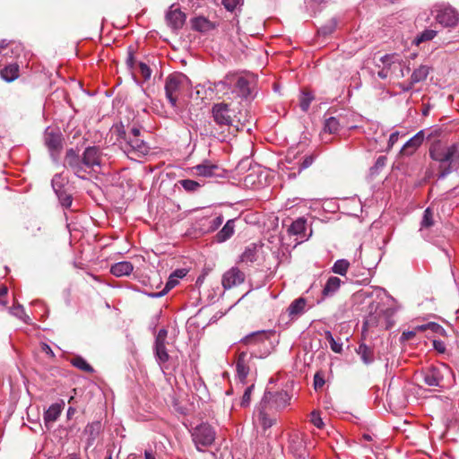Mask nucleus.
<instances>
[{
	"instance_id": "nucleus-33",
	"label": "nucleus",
	"mask_w": 459,
	"mask_h": 459,
	"mask_svg": "<svg viewBox=\"0 0 459 459\" xmlns=\"http://www.w3.org/2000/svg\"><path fill=\"white\" fill-rule=\"evenodd\" d=\"M306 307V299L299 298L292 301L288 307V312L290 316L300 315L304 312Z\"/></svg>"
},
{
	"instance_id": "nucleus-8",
	"label": "nucleus",
	"mask_w": 459,
	"mask_h": 459,
	"mask_svg": "<svg viewBox=\"0 0 459 459\" xmlns=\"http://www.w3.org/2000/svg\"><path fill=\"white\" fill-rule=\"evenodd\" d=\"M291 394L285 390L272 392L265 390L260 403L263 406H266L269 410L278 411L285 409L291 400Z\"/></svg>"
},
{
	"instance_id": "nucleus-44",
	"label": "nucleus",
	"mask_w": 459,
	"mask_h": 459,
	"mask_svg": "<svg viewBox=\"0 0 459 459\" xmlns=\"http://www.w3.org/2000/svg\"><path fill=\"white\" fill-rule=\"evenodd\" d=\"M434 221H433V212L430 210V208H427L424 211L422 221H421V228H429L433 226Z\"/></svg>"
},
{
	"instance_id": "nucleus-10",
	"label": "nucleus",
	"mask_w": 459,
	"mask_h": 459,
	"mask_svg": "<svg viewBox=\"0 0 459 459\" xmlns=\"http://www.w3.org/2000/svg\"><path fill=\"white\" fill-rule=\"evenodd\" d=\"M447 371L445 365L434 366L430 365L421 369L419 377L422 381L430 387L444 386V374Z\"/></svg>"
},
{
	"instance_id": "nucleus-25",
	"label": "nucleus",
	"mask_w": 459,
	"mask_h": 459,
	"mask_svg": "<svg viewBox=\"0 0 459 459\" xmlns=\"http://www.w3.org/2000/svg\"><path fill=\"white\" fill-rule=\"evenodd\" d=\"M235 232V220H229L222 229L216 234L215 238L218 243H223L230 239Z\"/></svg>"
},
{
	"instance_id": "nucleus-46",
	"label": "nucleus",
	"mask_w": 459,
	"mask_h": 459,
	"mask_svg": "<svg viewBox=\"0 0 459 459\" xmlns=\"http://www.w3.org/2000/svg\"><path fill=\"white\" fill-rule=\"evenodd\" d=\"M422 131H426L425 139H428V140L437 138L442 133L441 128L437 127V126L423 129Z\"/></svg>"
},
{
	"instance_id": "nucleus-30",
	"label": "nucleus",
	"mask_w": 459,
	"mask_h": 459,
	"mask_svg": "<svg viewBox=\"0 0 459 459\" xmlns=\"http://www.w3.org/2000/svg\"><path fill=\"white\" fill-rule=\"evenodd\" d=\"M342 281L336 276H331L325 282V285L322 290V294L325 297L333 295L340 288Z\"/></svg>"
},
{
	"instance_id": "nucleus-59",
	"label": "nucleus",
	"mask_w": 459,
	"mask_h": 459,
	"mask_svg": "<svg viewBox=\"0 0 459 459\" xmlns=\"http://www.w3.org/2000/svg\"><path fill=\"white\" fill-rule=\"evenodd\" d=\"M398 138H399V132H394L390 134L389 136V140H388V144H387V149L390 150L394 144L395 143L398 141Z\"/></svg>"
},
{
	"instance_id": "nucleus-14",
	"label": "nucleus",
	"mask_w": 459,
	"mask_h": 459,
	"mask_svg": "<svg viewBox=\"0 0 459 459\" xmlns=\"http://www.w3.org/2000/svg\"><path fill=\"white\" fill-rule=\"evenodd\" d=\"M266 355L267 353H264V355H259L258 358H264ZM253 357H257L255 351H253L250 354L247 351H242L238 357L236 361V370L238 377L241 382H244L249 374V361Z\"/></svg>"
},
{
	"instance_id": "nucleus-57",
	"label": "nucleus",
	"mask_w": 459,
	"mask_h": 459,
	"mask_svg": "<svg viewBox=\"0 0 459 459\" xmlns=\"http://www.w3.org/2000/svg\"><path fill=\"white\" fill-rule=\"evenodd\" d=\"M134 49L132 47L128 48V53H127V58H126V65L129 68H133L134 65Z\"/></svg>"
},
{
	"instance_id": "nucleus-3",
	"label": "nucleus",
	"mask_w": 459,
	"mask_h": 459,
	"mask_svg": "<svg viewBox=\"0 0 459 459\" xmlns=\"http://www.w3.org/2000/svg\"><path fill=\"white\" fill-rule=\"evenodd\" d=\"M212 121L210 123V134L223 142L231 134L235 111L224 102L215 103L212 107Z\"/></svg>"
},
{
	"instance_id": "nucleus-61",
	"label": "nucleus",
	"mask_w": 459,
	"mask_h": 459,
	"mask_svg": "<svg viewBox=\"0 0 459 459\" xmlns=\"http://www.w3.org/2000/svg\"><path fill=\"white\" fill-rule=\"evenodd\" d=\"M325 385V379L322 376L316 373L314 377V386L316 389L321 388Z\"/></svg>"
},
{
	"instance_id": "nucleus-6",
	"label": "nucleus",
	"mask_w": 459,
	"mask_h": 459,
	"mask_svg": "<svg viewBox=\"0 0 459 459\" xmlns=\"http://www.w3.org/2000/svg\"><path fill=\"white\" fill-rule=\"evenodd\" d=\"M214 86L221 91L230 90L235 86L238 94L242 98H247L251 94L249 81L235 74H227L222 80L215 82Z\"/></svg>"
},
{
	"instance_id": "nucleus-28",
	"label": "nucleus",
	"mask_w": 459,
	"mask_h": 459,
	"mask_svg": "<svg viewBox=\"0 0 459 459\" xmlns=\"http://www.w3.org/2000/svg\"><path fill=\"white\" fill-rule=\"evenodd\" d=\"M195 173L199 177L211 178L215 175L218 166L210 162H204L193 168Z\"/></svg>"
},
{
	"instance_id": "nucleus-5",
	"label": "nucleus",
	"mask_w": 459,
	"mask_h": 459,
	"mask_svg": "<svg viewBox=\"0 0 459 459\" xmlns=\"http://www.w3.org/2000/svg\"><path fill=\"white\" fill-rule=\"evenodd\" d=\"M189 79L186 75L177 73L169 75L165 82V94L171 107L178 109V100L180 93L189 87Z\"/></svg>"
},
{
	"instance_id": "nucleus-9",
	"label": "nucleus",
	"mask_w": 459,
	"mask_h": 459,
	"mask_svg": "<svg viewBox=\"0 0 459 459\" xmlns=\"http://www.w3.org/2000/svg\"><path fill=\"white\" fill-rule=\"evenodd\" d=\"M191 436L196 449L204 451L202 447L209 446L214 442L216 433L212 426L202 423L193 429Z\"/></svg>"
},
{
	"instance_id": "nucleus-45",
	"label": "nucleus",
	"mask_w": 459,
	"mask_h": 459,
	"mask_svg": "<svg viewBox=\"0 0 459 459\" xmlns=\"http://www.w3.org/2000/svg\"><path fill=\"white\" fill-rule=\"evenodd\" d=\"M62 204L65 208H69L72 205L73 198L71 195L67 194L64 189L56 194Z\"/></svg>"
},
{
	"instance_id": "nucleus-48",
	"label": "nucleus",
	"mask_w": 459,
	"mask_h": 459,
	"mask_svg": "<svg viewBox=\"0 0 459 459\" xmlns=\"http://www.w3.org/2000/svg\"><path fill=\"white\" fill-rule=\"evenodd\" d=\"M310 421L317 429H323V427L325 426L324 421H323L319 412L316 411H313L311 412Z\"/></svg>"
},
{
	"instance_id": "nucleus-51",
	"label": "nucleus",
	"mask_w": 459,
	"mask_h": 459,
	"mask_svg": "<svg viewBox=\"0 0 459 459\" xmlns=\"http://www.w3.org/2000/svg\"><path fill=\"white\" fill-rule=\"evenodd\" d=\"M315 159L316 156L314 154L305 156L301 164L299 165V172L311 166Z\"/></svg>"
},
{
	"instance_id": "nucleus-37",
	"label": "nucleus",
	"mask_w": 459,
	"mask_h": 459,
	"mask_svg": "<svg viewBox=\"0 0 459 459\" xmlns=\"http://www.w3.org/2000/svg\"><path fill=\"white\" fill-rule=\"evenodd\" d=\"M349 267H350V263L348 260L338 259L337 261L334 262V264L332 267V272L336 274L344 276L347 273Z\"/></svg>"
},
{
	"instance_id": "nucleus-22",
	"label": "nucleus",
	"mask_w": 459,
	"mask_h": 459,
	"mask_svg": "<svg viewBox=\"0 0 459 459\" xmlns=\"http://www.w3.org/2000/svg\"><path fill=\"white\" fill-rule=\"evenodd\" d=\"M263 245L251 243L246 247L244 252L240 255V262L247 264H253L259 256V252Z\"/></svg>"
},
{
	"instance_id": "nucleus-56",
	"label": "nucleus",
	"mask_w": 459,
	"mask_h": 459,
	"mask_svg": "<svg viewBox=\"0 0 459 459\" xmlns=\"http://www.w3.org/2000/svg\"><path fill=\"white\" fill-rule=\"evenodd\" d=\"M429 326H430L429 330L431 332L438 333L440 335L446 334V330L440 325L434 323V322H430Z\"/></svg>"
},
{
	"instance_id": "nucleus-35",
	"label": "nucleus",
	"mask_w": 459,
	"mask_h": 459,
	"mask_svg": "<svg viewBox=\"0 0 459 459\" xmlns=\"http://www.w3.org/2000/svg\"><path fill=\"white\" fill-rule=\"evenodd\" d=\"M70 363L87 373H92L94 371L93 368L81 356H75L71 360Z\"/></svg>"
},
{
	"instance_id": "nucleus-2",
	"label": "nucleus",
	"mask_w": 459,
	"mask_h": 459,
	"mask_svg": "<svg viewBox=\"0 0 459 459\" xmlns=\"http://www.w3.org/2000/svg\"><path fill=\"white\" fill-rule=\"evenodd\" d=\"M430 158L439 163L438 178H444L459 168V145L446 144L440 140L432 143L429 148Z\"/></svg>"
},
{
	"instance_id": "nucleus-26",
	"label": "nucleus",
	"mask_w": 459,
	"mask_h": 459,
	"mask_svg": "<svg viewBox=\"0 0 459 459\" xmlns=\"http://www.w3.org/2000/svg\"><path fill=\"white\" fill-rule=\"evenodd\" d=\"M357 354L359 356L362 362L366 365H369L374 362L375 355L373 348L368 346L365 343H360L356 349Z\"/></svg>"
},
{
	"instance_id": "nucleus-24",
	"label": "nucleus",
	"mask_w": 459,
	"mask_h": 459,
	"mask_svg": "<svg viewBox=\"0 0 459 459\" xmlns=\"http://www.w3.org/2000/svg\"><path fill=\"white\" fill-rule=\"evenodd\" d=\"M134 270V265L131 262L122 261L114 264L110 268V273L116 277H122L129 275Z\"/></svg>"
},
{
	"instance_id": "nucleus-54",
	"label": "nucleus",
	"mask_w": 459,
	"mask_h": 459,
	"mask_svg": "<svg viewBox=\"0 0 459 459\" xmlns=\"http://www.w3.org/2000/svg\"><path fill=\"white\" fill-rule=\"evenodd\" d=\"M385 163H386V157L379 156L377 159L375 165L371 168V169L377 171V170L383 169L385 166Z\"/></svg>"
},
{
	"instance_id": "nucleus-62",
	"label": "nucleus",
	"mask_w": 459,
	"mask_h": 459,
	"mask_svg": "<svg viewBox=\"0 0 459 459\" xmlns=\"http://www.w3.org/2000/svg\"><path fill=\"white\" fill-rule=\"evenodd\" d=\"M126 134H127V136L140 137L141 130L138 127L134 126V127L131 128L129 133H126Z\"/></svg>"
},
{
	"instance_id": "nucleus-23",
	"label": "nucleus",
	"mask_w": 459,
	"mask_h": 459,
	"mask_svg": "<svg viewBox=\"0 0 459 459\" xmlns=\"http://www.w3.org/2000/svg\"><path fill=\"white\" fill-rule=\"evenodd\" d=\"M64 405V402L61 403H56L51 404L48 410L44 411L43 420L46 425L55 422L59 418Z\"/></svg>"
},
{
	"instance_id": "nucleus-58",
	"label": "nucleus",
	"mask_w": 459,
	"mask_h": 459,
	"mask_svg": "<svg viewBox=\"0 0 459 459\" xmlns=\"http://www.w3.org/2000/svg\"><path fill=\"white\" fill-rule=\"evenodd\" d=\"M377 76L381 79L391 77L387 64H383V68L377 72Z\"/></svg>"
},
{
	"instance_id": "nucleus-64",
	"label": "nucleus",
	"mask_w": 459,
	"mask_h": 459,
	"mask_svg": "<svg viewBox=\"0 0 459 459\" xmlns=\"http://www.w3.org/2000/svg\"><path fill=\"white\" fill-rule=\"evenodd\" d=\"M416 331L413 329L412 331H408V332H404L403 333V336L406 339V340H410L411 339L415 334H416Z\"/></svg>"
},
{
	"instance_id": "nucleus-55",
	"label": "nucleus",
	"mask_w": 459,
	"mask_h": 459,
	"mask_svg": "<svg viewBox=\"0 0 459 459\" xmlns=\"http://www.w3.org/2000/svg\"><path fill=\"white\" fill-rule=\"evenodd\" d=\"M434 349L439 353H445L446 351V344L443 341L434 340L433 341Z\"/></svg>"
},
{
	"instance_id": "nucleus-21",
	"label": "nucleus",
	"mask_w": 459,
	"mask_h": 459,
	"mask_svg": "<svg viewBox=\"0 0 459 459\" xmlns=\"http://www.w3.org/2000/svg\"><path fill=\"white\" fill-rule=\"evenodd\" d=\"M192 28L199 32L206 33L216 29L219 24L212 22L204 16L195 17L191 20Z\"/></svg>"
},
{
	"instance_id": "nucleus-16",
	"label": "nucleus",
	"mask_w": 459,
	"mask_h": 459,
	"mask_svg": "<svg viewBox=\"0 0 459 459\" xmlns=\"http://www.w3.org/2000/svg\"><path fill=\"white\" fill-rule=\"evenodd\" d=\"M186 273L187 270L186 269H177L170 274L162 290L159 292H149L146 293V295L152 299L161 298L165 296L171 289H173L175 286L178 284V279L184 278L186 275Z\"/></svg>"
},
{
	"instance_id": "nucleus-40",
	"label": "nucleus",
	"mask_w": 459,
	"mask_h": 459,
	"mask_svg": "<svg viewBox=\"0 0 459 459\" xmlns=\"http://www.w3.org/2000/svg\"><path fill=\"white\" fill-rule=\"evenodd\" d=\"M10 313L26 324L30 321V316L26 314L24 307L22 305L13 306L10 309Z\"/></svg>"
},
{
	"instance_id": "nucleus-7",
	"label": "nucleus",
	"mask_w": 459,
	"mask_h": 459,
	"mask_svg": "<svg viewBox=\"0 0 459 459\" xmlns=\"http://www.w3.org/2000/svg\"><path fill=\"white\" fill-rule=\"evenodd\" d=\"M432 14L436 22L445 28L455 27L459 21L458 12L447 4L434 5Z\"/></svg>"
},
{
	"instance_id": "nucleus-12",
	"label": "nucleus",
	"mask_w": 459,
	"mask_h": 459,
	"mask_svg": "<svg viewBox=\"0 0 459 459\" xmlns=\"http://www.w3.org/2000/svg\"><path fill=\"white\" fill-rule=\"evenodd\" d=\"M274 411L263 406L261 403L256 406L254 412V422L258 424L264 431H266L275 423Z\"/></svg>"
},
{
	"instance_id": "nucleus-19",
	"label": "nucleus",
	"mask_w": 459,
	"mask_h": 459,
	"mask_svg": "<svg viewBox=\"0 0 459 459\" xmlns=\"http://www.w3.org/2000/svg\"><path fill=\"white\" fill-rule=\"evenodd\" d=\"M426 131H419L411 138H410L403 146L401 152L405 155L412 154L423 143Z\"/></svg>"
},
{
	"instance_id": "nucleus-53",
	"label": "nucleus",
	"mask_w": 459,
	"mask_h": 459,
	"mask_svg": "<svg viewBox=\"0 0 459 459\" xmlns=\"http://www.w3.org/2000/svg\"><path fill=\"white\" fill-rule=\"evenodd\" d=\"M223 222V217L222 215H219L213 220L211 221L209 230L211 231L216 230Z\"/></svg>"
},
{
	"instance_id": "nucleus-50",
	"label": "nucleus",
	"mask_w": 459,
	"mask_h": 459,
	"mask_svg": "<svg viewBox=\"0 0 459 459\" xmlns=\"http://www.w3.org/2000/svg\"><path fill=\"white\" fill-rule=\"evenodd\" d=\"M241 3L242 0H222L224 7L230 12H233Z\"/></svg>"
},
{
	"instance_id": "nucleus-36",
	"label": "nucleus",
	"mask_w": 459,
	"mask_h": 459,
	"mask_svg": "<svg viewBox=\"0 0 459 459\" xmlns=\"http://www.w3.org/2000/svg\"><path fill=\"white\" fill-rule=\"evenodd\" d=\"M290 450L293 454V455L298 459H301V458L305 457L304 445H303V442L301 440H299V438H297V440H295V439L291 440V443L290 446Z\"/></svg>"
},
{
	"instance_id": "nucleus-43",
	"label": "nucleus",
	"mask_w": 459,
	"mask_h": 459,
	"mask_svg": "<svg viewBox=\"0 0 459 459\" xmlns=\"http://www.w3.org/2000/svg\"><path fill=\"white\" fill-rule=\"evenodd\" d=\"M314 100V96L309 92H303L300 98L299 106L303 111H307L309 106Z\"/></svg>"
},
{
	"instance_id": "nucleus-41",
	"label": "nucleus",
	"mask_w": 459,
	"mask_h": 459,
	"mask_svg": "<svg viewBox=\"0 0 459 459\" xmlns=\"http://www.w3.org/2000/svg\"><path fill=\"white\" fill-rule=\"evenodd\" d=\"M325 339L328 341L333 351L336 353H341L342 351V343L335 341L330 331L325 332Z\"/></svg>"
},
{
	"instance_id": "nucleus-32",
	"label": "nucleus",
	"mask_w": 459,
	"mask_h": 459,
	"mask_svg": "<svg viewBox=\"0 0 459 459\" xmlns=\"http://www.w3.org/2000/svg\"><path fill=\"white\" fill-rule=\"evenodd\" d=\"M341 128L340 119L335 117H329L325 118L324 124V133H328L330 134H335L339 132Z\"/></svg>"
},
{
	"instance_id": "nucleus-47",
	"label": "nucleus",
	"mask_w": 459,
	"mask_h": 459,
	"mask_svg": "<svg viewBox=\"0 0 459 459\" xmlns=\"http://www.w3.org/2000/svg\"><path fill=\"white\" fill-rule=\"evenodd\" d=\"M253 389H254L253 385L246 388V390L243 394V396L241 398V402H240V405L242 407H247L249 405Z\"/></svg>"
},
{
	"instance_id": "nucleus-4",
	"label": "nucleus",
	"mask_w": 459,
	"mask_h": 459,
	"mask_svg": "<svg viewBox=\"0 0 459 459\" xmlns=\"http://www.w3.org/2000/svg\"><path fill=\"white\" fill-rule=\"evenodd\" d=\"M117 141L121 150L127 155L139 158L149 152V147L141 137L127 136L123 125L116 126Z\"/></svg>"
},
{
	"instance_id": "nucleus-29",
	"label": "nucleus",
	"mask_w": 459,
	"mask_h": 459,
	"mask_svg": "<svg viewBox=\"0 0 459 459\" xmlns=\"http://www.w3.org/2000/svg\"><path fill=\"white\" fill-rule=\"evenodd\" d=\"M101 429V424L100 421H94L87 424L84 429V433L88 436L87 437V446H91L95 442L98 435L100 434Z\"/></svg>"
},
{
	"instance_id": "nucleus-13",
	"label": "nucleus",
	"mask_w": 459,
	"mask_h": 459,
	"mask_svg": "<svg viewBox=\"0 0 459 459\" xmlns=\"http://www.w3.org/2000/svg\"><path fill=\"white\" fill-rule=\"evenodd\" d=\"M167 335L168 331L165 328H161L159 330L155 338L154 354L157 362L161 368H163V365L169 359V355L165 345Z\"/></svg>"
},
{
	"instance_id": "nucleus-18",
	"label": "nucleus",
	"mask_w": 459,
	"mask_h": 459,
	"mask_svg": "<svg viewBox=\"0 0 459 459\" xmlns=\"http://www.w3.org/2000/svg\"><path fill=\"white\" fill-rule=\"evenodd\" d=\"M186 22L185 13L179 9L171 5L166 13V22L174 30L181 29Z\"/></svg>"
},
{
	"instance_id": "nucleus-20",
	"label": "nucleus",
	"mask_w": 459,
	"mask_h": 459,
	"mask_svg": "<svg viewBox=\"0 0 459 459\" xmlns=\"http://www.w3.org/2000/svg\"><path fill=\"white\" fill-rule=\"evenodd\" d=\"M307 221L304 218H298L290 226L288 232L290 235L297 236V240L303 242L308 238L306 234Z\"/></svg>"
},
{
	"instance_id": "nucleus-27",
	"label": "nucleus",
	"mask_w": 459,
	"mask_h": 459,
	"mask_svg": "<svg viewBox=\"0 0 459 459\" xmlns=\"http://www.w3.org/2000/svg\"><path fill=\"white\" fill-rule=\"evenodd\" d=\"M267 339L268 337L265 331H257L245 336L241 340V342L246 345H259L264 343Z\"/></svg>"
},
{
	"instance_id": "nucleus-11",
	"label": "nucleus",
	"mask_w": 459,
	"mask_h": 459,
	"mask_svg": "<svg viewBox=\"0 0 459 459\" xmlns=\"http://www.w3.org/2000/svg\"><path fill=\"white\" fill-rule=\"evenodd\" d=\"M382 64H387L391 78L399 79L409 74L410 68L396 55H385L380 58Z\"/></svg>"
},
{
	"instance_id": "nucleus-34",
	"label": "nucleus",
	"mask_w": 459,
	"mask_h": 459,
	"mask_svg": "<svg viewBox=\"0 0 459 459\" xmlns=\"http://www.w3.org/2000/svg\"><path fill=\"white\" fill-rule=\"evenodd\" d=\"M429 73L427 65H420L415 69L411 76V84L424 81Z\"/></svg>"
},
{
	"instance_id": "nucleus-17",
	"label": "nucleus",
	"mask_w": 459,
	"mask_h": 459,
	"mask_svg": "<svg viewBox=\"0 0 459 459\" xmlns=\"http://www.w3.org/2000/svg\"><path fill=\"white\" fill-rule=\"evenodd\" d=\"M244 281L245 273L238 267H232L223 274L221 283L224 289L229 290L243 283Z\"/></svg>"
},
{
	"instance_id": "nucleus-63",
	"label": "nucleus",
	"mask_w": 459,
	"mask_h": 459,
	"mask_svg": "<svg viewBox=\"0 0 459 459\" xmlns=\"http://www.w3.org/2000/svg\"><path fill=\"white\" fill-rule=\"evenodd\" d=\"M429 325H430V322L428 324H424V325H419L414 327V330L416 331V333L424 332V331L429 330V328H430Z\"/></svg>"
},
{
	"instance_id": "nucleus-49",
	"label": "nucleus",
	"mask_w": 459,
	"mask_h": 459,
	"mask_svg": "<svg viewBox=\"0 0 459 459\" xmlns=\"http://www.w3.org/2000/svg\"><path fill=\"white\" fill-rule=\"evenodd\" d=\"M51 185L56 194L63 190V182L61 175H55L52 178Z\"/></svg>"
},
{
	"instance_id": "nucleus-38",
	"label": "nucleus",
	"mask_w": 459,
	"mask_h": 459,
	"mask_svg": "<svg viewBox=\"0 0 459 459\" xmlns=\"http://www.w3.org/2000/svg\"><path fill=\"white\" fill-rule=\"evenodd\" d=\"M178 183L188 193H195L198 191L200 187L204 185L201 182L192 179H181L178 181Z\"/></svg>"
},
{
	"instance_id": "nucleus-31",
	"label": "nucleus",
	"mask_w": 459,
	"mask_h": 459,
	"mask_svg": "<svg viewBox=\"0 0 459 459\" xmlns=\"http://www.w3.org/2000/svg\"><path fill=\"white\" fill-rule=\"evenodd\" d=\"M1 77L7 82H11L19 76V65L17 64H10L0 71Z\"/></svg>"
},
{
	"instance_id": "nucleus-60",
	"label": "nucleus",
	"mask_w": 459,
	"mask_h": 459,
	"mask_svg": "<svg viewBox=\"0 0 459 459\" xmlns=\"http://www.w3.org/2000/svg\"><path fill=\"white\" fill-rule=\"evenodd\" d=\"M8 293V289L4 285H0V305L6 304V295Z\"/></svg>"
},
{
	"instance_id": "nucleus-42",
	"label": "nucleus",
	"mask_w": 459,
	"mask_h": 459,
	"mask_svg": "<svg viewBox=\"0 0 459 459\" xmlns=\"http://www.w3.org/2000/svg\"><path fill=\"white\" fill-rule=\"evenodd\" d=\"M437 35V31L432 29H427L423 30L418 37L416 38L415 41L417 44H420L421 42L429 41L434 39Z\"/></svg>"
},
{
	"instance_id": "nucleus-15",
	"label": "nucleus",
	"mask_w": 459,
	"mask_h": 459,
	"mask_svg": "<svg viewBox=\"0 0 459 459\" xmlns=\"http://www.w3.org/2000/svg\"><path fill=\"white\" fill-rule=\"evenodd\" d=\"M62 134L59 131L48 127L44 133V143L52 157L58 154L62 148Z\"/></svg>"
},
{
	"instance_id": "nucleus-1",
	"label": "nucleus",
	"mask_w": 459,
	"mask_h": 459,
	"mask_svg": "<svg viewBox=\"0 0 459 459\" xmlns=\"http://www.w3.org/2000/svg\"><path fill=\"white\" fill-rule=\"evenodd\" d=\"M102 152L99 146H88L82 154L74 148L66 150L64 166L81 179H89L100 170Z\"/></svg>"
},
{
	"instance_id": "nucleus-39",
	"label": "nucleus",
	"mask_w": 459,
	"mask_h": 459,
	"mask_svg": "<svg viewBox=\"0 0 459 459\" xmlns=\"http://www.w3.org/2000/svg\"><path fill=\"white\" fill-rule=\"evenodd\" d=\"M337 24V19L332 18L325 24L320 27V29L318 30V33L323 36L330 35L335 30Z\"/></svg>"
},
{
	"instance_id": "nucleus-52",
	"label": "nucleus",
	"mask_w": 459,
	"mask_h": 459,
	"mask_svg": "<svg viewBox=\"0 0 459 459\" xmlns=\"http://www.w3.org/2000/svg\"><path fill=\"white\" fill-rule=\"evenodd\" d=\"M139 70H140V73L142 74V76L147 80L151 77V74H152V71L150 69V67L144 64V63H139Z\"/></svg>"
}]
</instances>
